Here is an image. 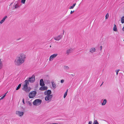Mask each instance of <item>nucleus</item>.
Wrapping results in <instances>:
<instances>
[{"mask_svg": "<svg viewBox=\"0 0 124 124\" xmlns=\"http://www.w3.org/2000/svg\"><path fill=\"white\" fill-rule=\"evenodd\" d=\"M26 56L23 53L19 54L15 59L14 62L17 65L19 66L23 64L25 62Z\"/></svg>", "mask_w": 124, "mask_h": 124, "instance_id": "f257e3e1", "label": "nucleus"}, {"mask_svg": "<svg viewBox=\"0 0 124 124\" xmlns=\"http://www.w3.org/2000/svg\"><path fill=\"white\" fill-rule=\"evenodd\" d=\"M51 91L50 90H48L45 91L44 92V94L46 95L45 97V100L47 101V102H50L51 100L53 95H51Z\"/></svg>", "mask_w": 124, "mask_h": 124, "instance_id": "f03ea898", "label": "nucleus"}, {"mask_svg": "<svg viewBox=\"0 0 124 124\" xmlns=\"http://www.w3.org/2000/svg\"><path fill=\"white\" fill-rule=\"evenodd\" d=\"M29 84L28 81L27 80L24 81V85L23 87V90L24 91L27 92H29L31 90V88L28 86V85Z\"/></svg>", "mask_w": 124, "mask_h": 124, "instance_id": "7ed1b4c3", "label": "nucleus"}, {"mask_svg": "<svg viewBox=\"0 0 124 124\" xmlns=\"http://www.w3.org/2000/svg\"><path fill=\"white\" fill-rule=\"evenodd\" d=\"M37 94V92L35 91H34L31 92L29 94V98H32L34 97Z\"/></svg>", "mask_w": 124, "mask_h": 124, "instance_id": "20e7f679", "label": "nucleus"}, {"mask_svg": "<svg viewBox=\"0 0 124 124\" xmlns=\"http://www.w3.org/2000/svg\"><path fill=\"white\" fill-rule=\"evenodd\" d=\"M41 100L40 99H36L33 102V104L34 105H39L41 104Z\"/></svg>", "mask_w": 124, "mask_h": 124, "instance_id": "39448f33", "label": "nucleus"}, {"mask_svg": "<svg viewBox=\"0 0 124 124\" xmlns=\"http://www.w3.org/2000/svg\"><path fill=\"white\" fill-rule=\"evenodd\" d=\"M35 76L34 75H33L31 77L29 78L28 80H27L28 82L29 81L31 83H33L35 81Z\"/></svg>", "mask_w": 124, "mask_h": 124, "instance_id": "423d86ee", "label": "nucleus"}, {"mask_svg": "<svg viewBox=\"0 0 124 124\" xmlns=\"http://www.w3.org/2000/svg\"><path fill=\"white\" fill-rule=\"evenodd\" d=\"M57 54H54L51 55L49 59V61H52L57 55Z\"/></svg>", "mask_w": 124, "mask_h": 124, "instance_id": "0eeeda50", "label": "nucleus"}, {"mask_svg": "<svg viewBox=\"0 0 124 124\" xmlns=\"http://www.w3.org/2000/svg\"><path fill=\"white\" fill-rule=\"evenodd\" d=\"M16 114L19 116L22 117L23 116L24 113L23 112L17 111L16 112Z\"/></svg>", "mask_w": 124, "mask_h": 124, "instance_id": "6e6552de", "label": "nucleus"}, {"mask_svg": "<svg viewBox=\"0 0 124 124\" xmlns=\"http://www.w3.org/2000/svg\"><path fill=\"white\" fill-rule=\"evenodd\" d=\"M62 37V35H60L54 37V39L55 40L58 41L61 39Z\"/></svg>", "mask_w": 124, "mask_h": 124, "instance_id": "1a4fd4ad", "label": "nucleus"}, {"mask_svg": "<svg viewBox=\"0 0 124 124\" xmlns=\"http://www.w3.org/2000/svg\"><path fill=\"white\" fill-rule=\"evenodd\" d=\"M47 89V86H41L39 88V90L41 91H45Z\"/></svg>", "mask_w": 124, "mask_h": 124, "instance_id": "9d476101", "label": "nucleus"}, {"mask_svg": "<svg viewBox=\"0 0 124 124\" xmlns=\"http://www.w3.org/2000/svg\"><path fill=\"white\" fill-rule=\"evenodd\" d=\"M73 51V49L71 48H70L67 50V51L66 53L68 54L72 52Z\"/></svg>", "mask_w": 124, "mask_h": 124, "instance_id": "9b49d317", "label": "nucleus"}, {"mask_svg": "<svg viewBox=\"0 0 124 124\" xmlns=\"http://www.w3.org/2000/svg\"><path fill=\"white\" fill-rule=\"evenodd\" d=\"M40 85L42 86H43L45 85L42 79H41L40 80Z\"/></svg>", "mask_w": 124, "mask_h": 124, "instance_id": "f8f14e48", "label": "nucleus"}, {"mask_svg": "<svg viewBox=\"0 0 124 124\" xmlns=\"http://www.w3.org/2000/svg\"><path fill=\"white\" fill-rule=\"evenodd\" d=\"M51 83L54 89H55L56 87V86L55 82L53 81H52L51 82Z\"/></svg>", "mask_w": 124, "mask_h": 124, "instance_id": "ddd939ff", "label": "nucleus"}, {"mask_svg": "<svg viewBox=\"0 0 124 124\" xmlns=\"http://www.w3.org/2000/svg\"><path fill=\"white\" fill-rule=\"evenodd\" d=\"M7 18V16H6L4 17L0 21V24L2 23L3 22L5 21L6 19Z\"/></svg>", "mask_w": 124, "mask_h": 124, "instance_id": "4468645a", "label": "nucleus"}, {"mask_svg": "<svg viewBox=\"0 0 124 124\" xmlns=\"http://www.w3.org/2000/svg\"><path fill=\"white\" fill-rule=\"evenodd\" d=\"M95 49L94 48H92L90 49V52L91 53H93L95 52Z\"/></svg>", "mask_w": 124, "mask_h": 124, "instance_id": "2eb2a0df", "label": "nucleus"}, {"mask_svg": "<svg viewBox=\"0 0 124 124\" xmlns=\"http://www.w3.org/2000/svg\"><path fill=\"white\" fill-rule=\"evenodd\" d=\"M3 67V63L1 60H0V70Z\"/></svg>", "mask_w": 124, "mask_h": 124, "instance_id": "dca6fc26", "label": "nucleus"}, {"mask_svg": "<svg viewBox=\"0 0 124 124\" xmlns=\"http://www.w3.org/2000/svg\"><path fill=\"white\" fill-rule=\"evenodd\" d=\"M107 102V100L106 99L104 100L103 101V102L102 103V105H105Z\"/></svg>", "mask_w": 124, "mask_h": 124, "instance_id": "f3484780", "label": "nucleus"}, {"mask_svg": "<svg viewBox=\"0 0 124 124\" xmlns=\"http://www.w3.org/2000/svg\"><path fill=\"white\" fill-rule=\"evenodd\" d=\"M113 30L115 31H117V27L116 25L115 24L113 28Z\"/></svg>", "mask_w": 124, "mask_h": 124, "instance_id": "a211bd4d", "label": "nucleus"}, {"mask_svg": "<svg viewBox=\"0 0 124 124\" xmlns=\"http://www.w3.org/2000/svg\"><path fill=\"white\" fill-rule=\"evenodd\" d=\"M68 89H67V90L65 92V93L64 94L63 97L64 98H65L66 97V96L67 95V93H68Z\"/></svg>", "mask_w": 124, "mask_h": 124, "instance_id": "6ab92c4d", "label": "nucleus"}, {"mask_svg": "<svg viewBox=\"0 0 124 124\" xmlns=\"http://www.w3.org/2000/svg\"><path fill=\"white\" fill-rule=\"evenodd\" d=\"M76 4V3L74 4L72 6H70V7L69 9H72L73 8H74V7L75 6Z\"/></svg>", "mask_w": 124, "mask_h": 124, "instance_id": "aec40b11", "label": "nucleus"}, {"mask_svg": "<svg viewBox=\"0 0 124 124\" xmlns=\"http://www.w3.org/2000/svg\"><path fill=\"white\" fill-rule=\"evenodd\" d=\"M21 86V84H19L18 85L17 87V88L16 89V90H18L20 87Z\"/></svg>", "mask_w": 124, "mask_h": 124, "instance_id": "412c9836", "label": "nucleus"}, {"mask_svg": "<svg viewBox=\"0 0 124 124\" xmlns=\"http://www.w3.org/2000/svg\"><path fill=\"white\" fill-rule=\"evenodd\" d=\"M93 124H99L97 120H95L94 121Z\"/></svg>", "mask_w": 124, "mask_h": 124, "instance_id": "4be33fe9", "label": "nucleus"}, {"mask_svg": "<svg viewBox=\"0 0 124 124\" xmlns=\"http://www.w3.org/2000/svg\"><path fill=\"white\" fill-rule=\"evenodd\" d=\"M121 20L122 23H124V16L123 17L121 18Z\"/></svg>", "mask_w": 124, "mask_h": 124, "instance_id": "5701e85b", "label": "nucleus"}, {"mask_svg": "<svg viewBox=\"0 0 124 124\" xmlns=\"http://www.w3.org/2000/svg\"><path fill=\"white\" fill-rule=\"evenodd\" d=\"M7 93L5 94V95L2 97L1 98H0V100L2 99L6 96Z\"/></svg>", "mask_w": 124, "mask_h": 124, "instance_id": "b1692460", "label": "nucleus"}, {"mask_svg": "<svg viewBox=\"0 0 124 124\" xmlns=\"http://www.w3.org/2000/svg\"><path fill=\"white\" fill-rule=\"evenodd\" d=\"M19 7V5L18 4H16L15 5V9L16 8H18Z\"/></svg>", "mask_w": 124, "mask_h": 124, "instance_id": "393cba45", "label": "nucleus"}, {"mask_svg": "<svg viewBox=\"0 0 124 124\" xmlns=\"http://www.w3.org/2000/svg\"><path fill=\"white\" fill-rule=\"evenodd\" d=\"M26 0H21V2L23 3V4L25 3Z\"/></svg>", "mask_w": 124, "mask_h": 124, "instance_id": "a878e982", "label": "nucleus"}, {"mask_svg": "<svg viewBox=\"0 0 124 124\" xmlns=\"http://www.w3.org/2000/svg\"><path fill=\"white\" fill-rule=\"evenodd\" d=\"M109 16V14L108 13H107L106 15V19H108Z\"/></svg>", "mask_w": 124, "mask_h": 124, "instance_id": "bb28decb", "label": "nucleus"}, {"mask_svg": "<svg viewBox=\"0 0 124 124\" xmlns=\"http://www.w3.org/2000/svg\"><path fill=\"white\" fill-rule=\"evenodd\" d=\"M64 68L66 70H68L69 69V68L68 66H65L64 67Z\"/></svg>", "mask_w": 124, "mask_h": 124, "instance_id": "cd10ccee", "label": "nucleus"}, {"mask_svg": "<svg viewBox=\"0 0 124 124\" xmlns=\"http://www.w3.org/2000/svg\"><path fill=\"white\" fill-rule=\"evenodd\" d=\"M28 104L30 106H31L32 105L30 101H28Z\"/></svg>", "mask_w": 124, "mask_h": 124, "instance_id": "c85d7f7f", "label": "nucleus"}, {"mask_svg": "<svg viewBox=\"0 0 124 124\" xmlns=\"http://www.w3.org/2000/svg\"><path fill=\"white\" fill-rule=\"evenodd\" d=\"M21 108L23 110H25V108H23L22 106L21 107Z\"/></svg>", "mask_w": 124, "mask_h": 124, "instance_id": "c756f323", "label": "nucleus"}, {"mask_svg": "<svg viewBox=\"0 0 124 124\" xmlns=\"http://www.w3.org/2000/svg\"><path fill=\"white\" fill-rule=\"evenodd\" d=\"M119 70H117L116 71V73L117 75L119 71Z\"/></svg>", "mask_w": 124, "mask_h": 124, "instance_id": "7c9ffc66", "label": "nucleus"}, {"mask_svg": "<svg viewBox=\"0 0 124 124\" xmlns=\"http://www.w3.org/2000/svg\"><path fill=\"white\" fill-rule=\"evenodd\" d=\"M64 80L63 79H62L61 81V82L62 83H63L64 82Z\"/></svg>", "mask_w": 124, "mask_h": 124, "instance_id": "2f4dec72", "label": "nucleus"}, {"mask_svg": "<svg viewBox=\"0 0 124 124\" xmlns=\"http://www.w3.org/2000/svg\"><path fill=\"white\" fill-rule=\"evenodd\" d=\"M22 102H23V103L24 104H25V102L24 100V99H23Z\"/></svg>", "mask_w": 124, "mask_h": 124, "instance_id": "473e14b6", "label": "nucleus"}, {"mask_svg": "<svg viewBox=\"0 0 124 124\" xmlns=\"http://www.w3.org/2000/svg\"><path fill=\"white\" fill-rule=\"evenodd\" d=\"M100 48L101 51L102 49V46H100Z\"/></svg>", "mask_w": 124, "mask_h": 124, "instance_id": "72a5a7b5", "label": "nucleus"}, {"mask_svg": "<svg viewBox=\"0 0 124 124\" xmlns=\"http://www.w3.org/2000/svg\"><path fill=\"white\" fill-rule=\"evenodd\" d=\"M92 123V121H89V122L88 124H91Z\"/></svg>", "mask_w": 124, "mask_h": 124, "instance_id": "f704fd0d", "label": "nucleus"}, {"mask_svg": "<svg viewBox=\"0 0 124 124\" xmlns=\"http://www.w3.org/2000/svg\"><path fill=\"white\" fill-rule=\"evenodd\" d=\"M74 12V11H71V12H70V14H72V13H73Z\"/></svg>", "mask_w": 124, "mask_h": 124, "instance_id": "c9c22d12", "label": "nucleus"}, {"mask_svg": "<svg viewBox=\"0 0 124 124\" xmlns=\"http://www.w3.org/2000/svg\"><path fill=\"white\" fill-rule=\"evenodd\" d=\"M122 30L123 31H124V26L123 27L122 29Z\"/></svg>", "mask_w": 124, "mask_h": 124, "instance_id": "e433bc0d", "label": "nucleus"}, {"mask_svg": "<svg viewBox=\"0 0 124 124\" xmlns=\"http://www.w3.org/2000/svg\"><path fill=\"white\" fill-rule=\"evenodd\" d=\"M57 124V123H53V124Z\"/></svg>", "mask_w": 124, "mask_h": 124, "instance_id": "4c0bfd02", "label": "nucleus"}, {"mask_svg": "<svg viewBox=\"0 0 124 124\" xmlns=\"http://www.w3.org/2000/svg\"><path fill=\"white\" fill-rule=\"evenodd\" d=\"M63 32H64V31H63ZM63 34H64V33H63Z\"/></svg>", "mask_w": 124, "mask_h": 124, "instance_id": "58836bf2", "label": "nucleus"}]
</instances>
